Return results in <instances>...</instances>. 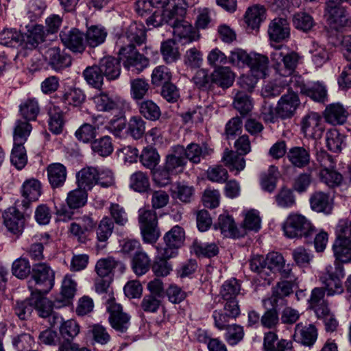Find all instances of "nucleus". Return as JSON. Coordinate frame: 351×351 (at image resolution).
<instances>
[{
    "instance_id": "nucleus-1",
    "label": "nucleus",
    "mask_w": 351,
    "mask_h": 351,
    "mask_svg": "<svg viewBox=\"0 0 351 351\" xmlns=\"http://www.w3.org/2000/svg\"><path fill=\"white\" fill-rule=\"evenodd\" d=\"M146 32L143 23L132 22L117 41L118 55L122 60L123 66L128 71L139 73L149 65V59L136 48L145 43Z\"/></svg>"
},
{
    "instance_id": "nucleus-2",
    "label": "nucleus",
    "mask_w": 351,
    "mask_h": 351,
    "mask_svg": "<svg viewBox=\"0 0 351 351\" xmlns=\"http://www.w3.org/2000/svg\"><path fill=\"white\" fill-rule=\"evenodd\" d=\"M32 127L27 122L18 120L14 129V146L10 154V162L16 169H23L27 163V156L24 143L30 134Z\"/></svg>"
},
{
    "instance_id": "nucleus-3",
    "label": "nucleus",
    "mask_w": 351,
    "mask_h": 351,
    "mask_svg": "<svg viewBox=\"0 0 351 351\" xmlns=\"http://www.w3.org/2000/svg\"><path fill=\"white\" fill-rule=\"evenodd\" d=\"M283 230L290 239L304 238L306 243H312L316 229L311 222L300 214H291L283 224Z\"/></svg>"
},
{
    "instance_id": "nucleus-4",
    "label": "nucleus",
    "mask_w": 351,
    "mask_h": 351,
    "mask_svg": "<svg viewBox=\"0 0 351 351\" xmlns=\"http://www.w3.org/2000/svg\"><path fill=\"white\" fill-rule=\"evenodd\" d=\"M138 223L143 241L149 244L156 243L160 235L156 211L141 208L138 210Z\"/></svg>"
},
{
    "instance_id": "nucleus-5",
    "label": "nucleus",
    "mask_w": 351,
    "mask_h": 351,
    "mask_svg": "<svg viewBox=\"0 0 351 351\" xmlns=\"http://www.w3.org/2000/svg\"><path fill=\"white\" fill-rule=\"evenodd\" d=\"M31 278L40 287L34 292L47 294L53 287L55 272L47 263H38L32 266Z\"/></svg>"
},
{
    "instance_id": "nucleus-6",
    "label": "nucleus",
    "mask_w": 351,
    "mask_h": 351,
    "mask_svg": "<svg viewBox=\"0 0 351 351\" xmlns=\"http://www.w3.org/2000/svg\"><path fill=\"white\" fill-rule=\"evenodd\" d=\"M87 191L79 187L70 191L66 199L68 207L64 204L56 206V215L61 217L62 221L71 219L73 215L71 210L83 207L87 202Z\"/></svg>"
},
{
    "instance_id": "nucleus-7",
    "label": "nucleus",
    "mask_w": 351,
    "mask_h": 351,
    "mask_svg": "<svg viewBox=\"0 0 351 351\" xmlns=\"http://www.w3.org/2000/svg\"><path fill=\"white\" fill-rule=\"evenodd\" d=\"M106 308L111 327L119 333H125L130 326V315L123 311L122 306L117 303L114 298L108 300Z\"/></svg>"
},
{
    "instance_id": "nucleus-8",
    "label": "nucleus",
    "mask_w": 351,
    "mask_h": 351,
    "mask_svg": "<svg viewBox=\"0 0 351 351\" xmlns=\"http://www.w3.org/2000/svg\"><path fill=\"white\" fill-rule=\"evenodd\" d=\"M300 130L306 138L320 139L324 131L321 115L316 112H308L300 121Z\"/></svg>"
},
{
    "instance_id": "nucleus-9",
    "label": "nucleus",
    "mask_w": 351,
    "mask_h": 351,
    "mask_svg": "<svg viewBox=\"0 0 351 351\" xmlns=\"http://www.w3.org/2000/svg\"><path fill=\"white\" fill-rule=\"evenodd\" d=\"M343 276V269L340 265L336 267L335 271L332 270L331 267L330 269L327 268L326 272L320 276L319 280L328 296L341 294L343 292L344 289L341 280Z\"/></svg>"
},
{
    "instance_id": "nucleus-10",
    "label": "nucleus",
    "mask_w": 351,
    "mask_h": 351,
    "mask_svg": "<svg viewBox=\"0 0 351 351\" xmlns=\"http://www.w3.org/2000/svg\"><path fill=\"white\" fill-rule=\"evenodd\" d=\"M60 38L64 46L73 53L82 54L84 52L86 47L85 35L78 29L62 30Z\"/></svg>"
},
{
    "instance_id": "nucleus-11",
    "label": "nucleus",
    "mask_w": 351,
    "mask_h": 351,
    "mask_svg": "<svg viewBox=\"0 0 351 351\" xmlns=\"http://www.w3.org/2000/svg\"><path fill=\"white\" fill-rule=\"evenodd\" d=\"M185 232L184 229L178 226H174L165 233L163 239L165 244L162 255L165 258H171L176 256L177 250L184 243Z\"/></svg>"
},
{
    "instance_id": "nucleus-12",
    "label": "nucleus",
    "mask_w": 351,
    "mask_h": 351,
    "mask_svg": "<svg viewBox=\"0 0 351 351\" xmlns=\"http://www.w3.org/2000/svg\"><path fill=\"white\" fill-rule=\"evenodd\" d=\"M324 16L330 27L336 30L350 23L349 14L341 5H326Z\"/></svg>"
},
{
    "instance_id": "nucleus-13",
    "label": "nucleus",
    "mask_w": 351,
    "mask_h": 351,
    "mask_svg": "<svg viewBox=\"0 0 351 351\" xmlns=\"http://www.w3.org/2000/svg\"><path fill=\"white\" fill-rule=\"evenodd\" d=\"M296 282L292 280H282L276 283L272 287V293L271 297L267 300H263L265 303L268 301L269 304H276V306H287L288 304L287 298L293 292V287Z\"/></svg>"
},
{
    "instance_id": "nucleus-14",
    "label": "nucleus",
    "mask_w": 351,
    "mask_h": 351,
    "mask_svg": "<svg viewBox=\"0 0 351 351\" xmlns=\"http://www.w3.org/2000/svg\"><path fill=\"white\" fill-rule=\"evenodd\" d=\"M45 58L48 65L56 72L62 71L72 64L71 55L57 47L48 49Z\"/></svg>"
},
{
    "instance_id": "nucleus-15",
    "label": "nucleus",
    "mask_w": 351,
    "mask_h": 351,
    "mask_svg": "<svg viewBox=\"0 0 351 351\" xmlns=\"http://www.w3.org/2000/svg\"><path fill=\"white\" fill-rule=\"evenodd\" d=\"M240 315L239 304L230 302L223 304V309L215 310L213 313L215 326L219 330H224L228 326L231 319H236Z\"/></svg>"
},
{
    "instance_id": "nucleus-16",
    "label": "nucleus",
    "mask_w": 351,
    "mask_h": 351,
    "mask_svg": "<svg viewBox=\"0 0 351 351\" xmlns=\"http://www.w3.org/2000/svg\"><path fill=\"white\" fill-rule=\"evenodd\" d=\"M3 223L8 231L19 237L25 227V217L15 207H10L3 214Z\"/></svg>"
},
{
    "instance_id": "nucleus-17",
    "label": "nucleus",
    "mask_w": 351,
    "mask_h": 351,
    "mask_svg": "<svg viewBox=\"0 0 351 351\" xmlns=\"http://www.w3.org/2000/svg\"><path fill=\"white\" fill-rule=\"evenodd\" d=\"M300 105L299 97L294 91L284 94L278 102V114L281 119L292 117Z\"/></svg>"
},
{
    "instance_id": "nucleus-18",
    "label": "nucleus",
    "mask_w": 351,
    "mask_h": 351,
    "mask_svg": "<svg viewBox=\"0 0 351 351\" xmlns=\"http://www.w3.org/2000/svg\"><path fill=\"white\" fill-rule=\"evenodd\" d=\"M56 97L63 104L75 108L81 107L86 100L84 91L75 86L64 88V90L60 91Z\"/></svg>"
},
{
    "instance_id": "nucleus-19",
    "label": "nucleus",
    "mask_w": 351,
    "mask_h": 351,
    "mask_svg": "<svg viewBox=\"0 0 351 351\" xmlns=\"http://www.w3.org/2000/svg\"><path fill=\"white\" fill-rule=\"evenodd\" d=\"M215 229H219L225 237L239 238L245 235L243 228H238L230 215H219L218 221L214 224Z\"/></svg>"
},
{
    "instance_id": "nucleus-20",
    "label": "nucleus",
    "mask_w": 351,
    "mask_h": 351,
    "mask_svg": "<svg viewBox=\"0 0 351 351\" xmlns=\"http://www.w3.org/2000/svg\"><path fill=\"white\" fill-rule=\"evenodd\" d=\"M181 152H183V146L176 145L172 147V153L167 155L165 158L164 165L167 170L173 175L182 173L186 164V160Z\"/></svg>"
},
{
    "instance_id": "nucleus-21",
    "label": "nucleus",
    "mask_w": 351,
    "mask_h": 351,
    "mask_svg": "<svg viewBox=\"0 0 351 351\" xmlns=\"http://www.w3.org/2000/svg\"><path fill=\"white\" fill-rule=\"evenodd\" d=\"M122 60L112 56H105L101 58L98 66L104 76L108 81H114L117 80L121 75V64Z\"/></svg>"
},
{
    "instance_id": "nucleus-22",
    "label": "nucleus",
    "mask_w": 351,
    "mask_h": 351,
    "mask_svg": "<svg viewBox=\"0 0 351 351\" xmlns=\"http://www.w3.org/2000/svg\"><path fill=\"white\" fill-rule=\"evenodd\" d=\"M181 153L186 160H189L193 163L198 164L202 159L210 156L213 153V149L206 143H191L186 148L183 147V152Z\"/></svg>"
},
{
    "instance_id": "nucleus-23",
    "label": "nucleus",
    "mask_w": 351,
    "mask_h": 351,
    "mask_svg": "<svg viewBox=\"0 0 351 351\" xmlns=\"http://www.w3.org/2000/svg\"><path fill=\"white\" fill-rule=\"evenodd\" d=\"M125 265L119 261H116L112 257L101 258L99 260L95 265V271L97 276L103 277H112L117 271L119 274L124 272Z\"/></svg>"
},
{
    "instance_id": "nucleus-24",
    "label": "nucleus",
    "mask_w": 351,
    "mask_h": 351,
    "mask_svg": "<svg viewBox=\"0 0 351 351\" xmlns=\"http://www.w3.org/2000/svg\"><path fill=\"white\" fill-rule=\"evenodd\" d=\"M268 34L271 40L280 43L290 36L289 23L286 19L276 18L269 25Z\"/></svg>"
},
{
    "instance_id": "nucleus-25",
    "label": "nucleus",
    "mask_w": 351,
    "mask_h": 351,
    "mask_svg": "<svg viewBox=\"0 0 351 351\" xmlns=\"http://www.w3.org/2000/svg\"><path fill=\"white\" fill-rule=\"evenodd\" d=\"M309 203L311 208L317 213L330 214L332 210V203L330 194L320 191H314L310 196Z\"/></svg>"
},
{
    "instance_id": "nucleus-26",
    "label": "nucleus",
    "mask_w": 351,
    "mask_h": 351,
    "mask_svg": "<svg viewBox=\"0 0 351 351\" xmlns=\"http://www.w3.org/2000/svg\"><path fill=\"white\" fill-rule=\"evenodd\" d=\"M263 351H293V343L290 340L278 339L274 332L265 333Z\"/></svg>"
},
{
    "instance_id": "nucleus-27",
    "label": "nucleus",
    "mask_w": 351,
    "mask_h": 351,
    "mask_svg": "<svg viewBox=\"0 0 351 351\" xmlns=\"http://www.w3.org/2000/svg\"><path fill=\"white\" fill-rule=\"evenodd\" d=\"M22 196L24 199L22 202L23 206L28 208L31 202H35L38 199L41 195V184L34 178L25 180L21 189Z\"/></svg>"
},
{
    "instance_id": "nucleus-28",
    "label": "nucleus",
    "mask_w": 351,
    "mask_h": 351,
    "mask_svg": "<svg viewBox=\"0 0 351 351\" xmlns=\"http://www.w3.org/2000/svg\"><path fill=\"white\" fill-rule=\"evenodd\" d=\"M348 116V110L338 103L327 106L324 112L326 121L333 125L343 124L346 121Z\"/></svg>"
},
{
    "instance_id": "nucleus-29",
    "label": "nucleus",
    "mask_w": 351,
    "mask_h": 351,
    "mask_svg": "<svg viewBox=\"0 0 351 351\" xmlns=\"http://www.w3.org/2000/svg\"><path fill=\"white\" fill-rule=\"evenodd\" d=\"M49 182L52 189L62 186L66 181L67 171L64 165L61 163H52L47 167Z\"/></svg>"
},
{
    "instance_id": "nucleus-30",
    "label": "nucleus",
    "mask_w": 351,
    "mask_h": 351,
    "mask_svg": "<svg viewBox=\"0 0 351 351\" xmlns=\"http://www.w3.org/2000/svg\"><path fill=\"white\" fill-rule=\"evenodd\" d=\"M211 76L213 88L217 86L226 89L230 87L234 81V74L228 66H219Z\"/></svg>"
},
{
    "instance_id": "nucleus-31",
    "label": "nucleus",
    "mask_w": 351,
    "mask_h": 351,
    "mask_svg": "<svg viewBox=\"0 0 351 351\" xmlns=\"http://www.w3.org/2000/svg\"><path fill=\"white\" fill-rule=\"evenodd\" d=\"M24 36L23 48L35 49L39 44L45 40L46 33L45 27L41 25H36Z\"/></svg>"
},
{
    "instance_id": "nucleus-32",
    "label": "nucleus",
    "mask_w": 351,
    "mask_h": 351,
    "mask_svg": "<svg viewBox=\"0 0 351 351\" xmlns=\"http://www.w3.org/2000/svg\"><path fill=\"white\" fill-rule=\"evenodd\" d=\"M291 163L295 167L304 168L307 167L311 161L310 150L304 147H293L287 154Z\"/></svg>"
},
{
    "instance_id": "nucleus-33",
    "label": "nucleus",
    "mask_w": 351,
    "mask_h": 351,
    "mask_svg": "<svg viewBox=\"0 0 351 351\" xmlns=\"http://www.w3.org/2000/svg\"><path fill=\"white\" fill-rule=\"evenodd\" d=\"M250 269L256 273L261 278L270 284L272 277L271 276L270 267H268L267 258L262 255L254 256L250 260Z\"/></svg>"
},
{
    "instance_id": "nucleus-34",
    "label": "nucleus",
    "mask_w": 351,
    "mask_h": 351,
    "mask_svg": "<svg viewBox=\"0 0 351 351\" xmlns=\"http://www.w3.org/2000/svg\"><path fill=\"white\" fill-rule=\"evenodd\" d=\"M268 58L258 53H251L247 65L251 73L258 77H265L268 70Z\"/></svg>"
},
{
    "instance_id": "nucleus-35",
    "label": "nucleus",
    "mask_w": 351,
    "mask_h": 351,
    "mask_svg": "<svg viewBox=\"0 0 351 351\" xmlns=\"http://www.w3.org/2000/svg\"><path fill=\"white\" fill-rule=\"evenodd\" d=\"M266 19L264 6L255 5L249 8L245 14V22L252 29H258L261 23Z\"/></svg>"
},
{
    "instance_id": "nucleus-36",
    "label": "nucleus",
    "mask_w": 351,
    "mask_h": 351,
    "mask_svg": "<svg viewBox=\"0 0 351 351\" xmlns=\"http://www.w3.org/2000/svg\"><path fill=\"white\" fill-rule=\"evenodd\" d=\"M98 171L94 167H86L76 174L77 184L79 188L90 190L97 184Z\"/></svg>"
},
{
    "instance_id": "nucleus-37",
    "label": "nucleus",
    "mask_w": 351,
    "mask_h": 351,
    "mask_svg": "<svg viewBox=\"0 0 351 351\" xmlns=\"http://www.w3.org/2000/svg\"><path fill=\"white\" fill-rule=\"evenodd\" d=\"M35 293L32 292V296L23 300H17L13 304L12 311L17 317L22 320H27L31 317L34 310V299Z\"/></svg>"
},
{
    "instance_id": "nucleus-38",
    "label": "nucleus",
    "mask_w": 351,
    "mask_h": 351,
    "mask_svg": "<svg viewBox=\"0 0 351 351\" xmlns=\"http://www.w3.org/2000/svg\"><path fill=\"white\" fill-rule=\"evenodd\" d=\"M332 251L337 260L341 263H350L351 261V239L335 238Z\"/></svg>"
},
{
    "instance_id": "nucleus-39",
    "label": "nucleus",
    "mask_w": 351,
    "mask_h": 351,
    "mask_svg": "<svg viewBox=\"0 0 351 351\" xmlns=\"http://www.w3.org/2000/svg\"><path fill=\"white\" fill-rule=\"evenodd\" d=\"M140 114L149 121H155L160 119V107L151 99H144L136 103Z\"/></svg>"
},
{
    "instance_id": "nucleus-40",
    "label": "nucleus",
    "mask_w": 351,
    "mask_h": 351,
    "mask_svg": "<svg viewBox=\"0 0 351 351\" xmlns=\"http://www.w3.org/2000/svg\"><path fill=\"white\" fill-rule=\"evenodd\" d=\"M84 35L86 46L95 48L104 43L108 32L103 27L92 25L87 29Z\"/></svg>"
},
{
    "instance_id": "nucleus-41",
    "label": "nucleus",
    "mask_w": 351,
    "mask_h": 351,
    "mask_svg": "<svg viewBox=\"0 0 351 351\" xmlns=\"http://www.w3.org/2000/svg\"><path fill=\"white\" fill-rule=\"evenodd\" d=\"M222 161L230 171L235 170L237 173L244 169L245 167V160L243 156L237 152L228 149L223 152Z\"/></svg>"
},
{
    "instance_id": "nucleus-42",
    "label": "nucleus",
    "mask_w": 351,
    "mask_h": 351,
    "mask_svg": "<svg viewBox=\"0 0 351 351\" xmlns=\"http://www.w3.org/2000/svg\"><path fill=\"white\" fill-rule=\"evenodd\" d=\"M241 290V286L239 282L232 278L230 280L226 281L221 289L220 295L221 298L225 301V304H228L230 302H234L237 304V296L239 295Z\"/></svg>"
},
{
    "instance_id": "nucleus-43",
    "label": "nucleus",
    "mask_w": 351,
    "mask_h": 351,
    "mask_svg": "<svg viewBox=\"0 0 351 351\" xmlns=\"http://www.w3.org/2000/svg\"><path fill=\"white\" fill-rule=\"evenodd\" d=\"M24 36L20 32L14 29H3L0 33V43L10 47H23Z\"/></svg>"
},
{
    "instance_id": "nucleus-44",
    "label": "nucleus",
    "mask_w": 351,
    "mask_h": 351,
    "mask_svg": "<svg viewBox=\"0 0 351 351\" xmlns=\"http://www.w3.org/2000/svg\"><path fill=\"white\" fill-rule=\"evenodd\" d=\"M93 101L98 111L112 112L119 109L118 102L106 92L95 95Z\"/></svg>"
},
{
    "instance_id": "nucleus-45",
    "label": "nucleus",
    "mask_w": 351,
    "mask_h": 351,
    "mask_svg": "<svg viewBox=\"0 0 351 351\" xmlns=\"http://www.w3.org/2000/svg\"><path fill=\"white\" fill-rule=\"evenodd\" d=\"M304 95L319 103L324 104L328 101L326 86L324 83L320 82L308 84Z\"/></svg>"
},
{
    "instance_id": "nucleus-46",
    "label": "nucleus",
    "mask_w": 351,
    "mask_h": 351,
    "mask_svg": "<svg viewBox=\"0 0 351 351\" xmlns=\"http://www.w3.org/2000/svg\"><path fill=\"white\" fill-rule=\"evenodd\" d=\"M114 224L113 220L109 217H104L99 222L96 228L97 240L99 243H104L102 247L106 245V243L112 236L114 231Z\"/></svg>"
},
{
    "instance_id": "nucleus-47",
    "label": "nucleus",
    "mask_w": 351,
    "mask_h": 351,
    "mask_svg": "<svg viewBox=\"0 0 351 351\" xmlns=\"http://www.w3.org/2000/svg\"><path fill=\"white\" fill-rule=\"evenodd\" d=\"M131 267L136 276H143L149 270L151 260L148 255L143 250L132 257Z\"/></svg>"
},
{
    "instance_id": "nucleus-48",
    "label": "nucleus",
    "mask_w": 351,
    "mask_h": 351,
    "mask_svg": "<svg viewBox=\"0 0 351 351\" xmlns=\"http://www.w3.org/2000/svg\"><path fill=\"white\" fill-rule=\"evenodd\" d=\"M91 149L95 154L102 157L110 156L114 150L112 138L109 136H104L92 141Z\"/></svg>"
},
{
    "instance_id": "nucleus-49",
    "label": "nucleus",
    "mask_w": 351,
    "mask_h": 351,
    "mask_svg": "<svg viewBox=\"0 0 351 351\" xmlns=\"http://www.w3.org/2000/svg\"><path fill=\"white\" fill-rule=\"evenodd\" d=\"M160 51L164 61L167 64L176 62L180 57L179 48L173 39H168L161 43Z\"/></svg>"
},
{
    "instance_id": "nucleus-50",
    "label": "nucleus",
    "mask_w": 351,
    "mask_h": 351,
    "mask_svg": "<svg viewBox=\"0 0 351 351\" xmlns=\"http://www.w3.org/2000/svg\"><path fill=\"white\" fill-rule=\"evenodd\" d=\"M149 88V83L144 79L136 78L130 81V95L136 104L148 95Z\"/></svg>"
},
{
    "instance_id": "nucleus-51",
    "label": "nucleus",
    "mask_w": 351,
    "mask_h": 351,
    "mask_svg": "<svg viewBox=\"0 0 351 351\" xmlns=\"http://www.w3.org/2000/svg\"><path fill=\"white\" fill-rule=\"evenodd\" d=\"M83 77L87 84L97 89H101L104 84V76L98 66L94 64L86 67L83 71Z\"/></svg>"
},
{
    "instance_id": "nucleus-52",
    "label": "nucleus",
    "mask_w": 351,
    "mask_h": 351,
    "mask_svg": "<svg viewBox=\"0 0 351 351\" xmlns=\"http://www.w3.org/2000/svg\"><path fill=\"white\" fill-rule=\"evenodd\" d=\"M173 33L174 36L184 40L185 43H191L195 39V32L193 26L184 19L178 21L173 27Z\"/></svg>"
},
{
    "instance_id": "nucleus-53",
    "label": "nucleus",
    "mask_w": 351,
    "mask_h": 351,
    "mask_svg": "<svg viewBox=\"0 0 351 351\" xmlns=\"http://www.w3.org/2000/svg\"><path fill=\"white\" fill-rule=\"evenodd\" d=\"M319 179L322 182L326 184L330 188L339 186L343 180L342 175L330 168V165L327 167H324L319 171Z\"/></svg>"
},
{
    "instance_id": "nucleus-54",
    "label": "nucleus",
    "mask_w": 351,
    "mask_h": 351,
    "mask_svg": "<svg viewBox=\"0 0 351 351\" xmlns=\"http://www.w3.org/2000/svg\"><path fill=\"white\" fill-rule=\"evenodd\" d=\"M344 139L345 136L335 128L330 129L326 132V147L334 153H339L341 151L342 147L345 145Z\"/></svg>"
},
{
    "instance_id": "nucleus-55",
    "label": "nucleus",
    "mask_w": 351,
    "mask_h": 351,
    "mask_svg": "<svg viewBox=\"0 0 351 351\" xmlns=\"http://www.w3.org/2000/svg\"><path fill=\"white\" fill-rule=\"evenodd\" d=\"M186 12V9L182 5L175 3L171 9L162 12L164 23L173 27L178 21L183 19Z\"/></svg>"
},
{
    "instance_id": "nucleus-56",
    "label": "nucleus",
    "mask_w": 351,
    "mask_h": 351,
    "mask_svg": "<svg viewBox=\"0 0 351 351\" xmlns=\"http://www.w3.org/2000/svg\"><path fill=\"white\" fill-rule=\"evenodd\" d=\"M34 306L40 317L47 318L53 311V304L48 298L44 297L45 294L34 292Z\"/></svg>"
},
{
    "instance_id": "nucleus-57",
    "label": "nucleus",
    "mask_w": 351,
    "mask_h": 351,
    "mask_svg": "<svg viewBox=\"0 0 351 351\" xmlns=\"http://www.w3.org/2000/svg\"><path fill=\"white\" fill-rule=\"evenodd\" d=\"M19 109L21 116L25 120L22 121L27 123L30 121L36 120L40 112L38 101L34 99H28L25 101L20 105Z\"/></svg>"
},
{
    "instance_id": "nucleus-58",
    "label": "nucleus",
    "mask_w": 351,
    "mask_h": 351,
    "mask_svg": "<svg viewBox=\"0 0 351 351\" xmlns=\"http://www.w3.org/2000/svg\"><path fill=\"white\" fill-rule=\"evenodd\" d=\"M233 105L242 117L247 115L253 108L251 97L243 91H239L234 96Z\"/></svg>"
},
{
    "instance_id": "nucleus-59",
    "label": "nucleus",
    "mask_w": 351,
    "mask_h": 351,
    "mask_svg": "<svg viewBox=\"0 0 351 351\" xmlns=\"http://www.w3.org/2000/svg\"><path fill=\"white\" fill-rule=\"evenodd\" d=\"M193 249L198 257L210 258L219 254V250L215 243H203L195 241L193 243Z\"/></svg>"
},
{
    "instance_id": "nucleus-60",
    "label": "nucleus",
    "mask_w": 351,
    "mask_h": 351,
    "mask_svg": "<svg viewBox=\"0 0 351 351\" xmlns=\"http://www.w3.org/2000/svg\"><path fill=\"white\" fill-rule=\"evenodd\" d=\"M271 308L267 309L261 317V324L263 327L272 329L276 328L279 323L278 311L282 306H276V304H270Z\"/></svg>"
},
{
    "instance_id": "nucleus-61",
    "label": "nucleus",
    "mask_w": 351,
    "mask_h": 351,
    "mask_svg": "<svg viewBox=\"0 0 351 351\" xmlns=\"http://www.w3.org/2000/svg\"><path fill=\"white\" fill-rule=\"evenodd\" d=\"M160 161L157 150L152 147H145L140 156V162L147 169L153 171Z\"/></svg>"
},
{
    "instance_id": "nucleus-62",
    "label": "nucleus",
    "mask_w": 351,
    "mask_h": 351,
    "mask_svg": "<svg viewBox=\"0 0 351 351\" xmlns=\"http://www.w3.org/2000/svg\"><path fill=\"white\" fill-rule=\"evenodd\" d=\"M130 187L138 193L147 192L149 189V180L146 173L136 171L130 176Z\"/></svg>"
},
{
    "instance_id": "nucleus-63",
    "label": "nucleus",
    "mask_w": 351,
    "mask_h": 351,
    "mask_svg": "<svg viewBox=\"0 0 351 351\" xmlns=\"http://www.w3.org/2000/svg\"><path fill=\"white\" fill-rule=\"evenodd\" d=\"M279 175L278 169L271 165L267 171L261 174V184L262 189L269 193L273 192L276 187V182Z\"/></svg>"
},
{
    "instance_id": "nucleus-64",
    "label": "nucleus",
    "mask_w": 351,
    "mask_h": 351,
    "mask_svg": "<svg viewBox=\"0 0 351 351\" xmlns=\"http://www.w3.org/2000/svg\"><path fill=\"white\" fill-rule=\"evenodd\" d=\"M293 26L304 32H308L315 25L313 18L306 12H298L293 17Z\"/></svg>"
}]
</instances>
